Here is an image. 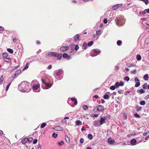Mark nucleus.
<instances>
[{
  "label": "nucleus",
  "instance_id": "0e129e2a",
  "mask_svg": "<svg viewBox=\"0 0 149 149\" xmlns=\"http://www.w3.org/2000/svg\"><path fill=\"white\" fill-rule=\"evenodd\" d=\"M41 80H42V83H43L44 84H45L46 83L44 79L42 78V79Z\"/></svg>",
  "mask_w": 149,
  "mask_h": 149
},
{
  "label": "nucleus",
  "instance_id": "e2e57ef3",
  "mask_svg": "<svg viewBox=\"0 0 149 149\" xmlns=\"http://www.w3.org/2000/svg\"><path fill=\"white\" fill-rule=\"evenodd\" d=\"M74 103L76 105L77 103V100H76L75 99L74 101Z\"/></svg>",
  "mask_w": 149,
  "mask_h": 149
},
{
  "label": "nucleus",
  "instance_id": "a18cd8bd",
  "mask_svg": "<svg viewBox=\"0 0 149 149\" xmlns=\"http://www.w3.org/2000/svg\"><path fill=\"white\" fill-rule=\"evenodd\" d=\"M79 48V47L78 45H76L75 47V50L76 51Z\"/></svg>",
  "mask_w": 149,
  "mask_h": 149
},
{
  "label": "nucleus",
  "instance_id": "c03bdc74",
  "mask_svg": "<svg viewBox=\"0 0 149 149\" xmlns=\"http://www.w3.org/2000/svg\"><path fill=\"white\" fill-rule=\"evenodd\" d=\"M140 84V83L139 82H138L136 83L135 85V87H139Z\"/></svg>",
  "mask_w": 149,
  "mask_h": 149
},
{
  "label": "nucleus",
  "instance_id": "dca6fc26",
  "mask_svg": "<svg viewBox=\"0 0 149 149\" xmlns=\"http://www.w3.org/2000/svg\"><path fill=\"white\" fill-rule=\"evenodd\" d=\"M82 124L80 120H78L75 122V125H76L78 126Z\"/></svg>",
  "mask_w": 149,
  "mask_h": 149
},
{
  "label": "nucleus",
  "instance_id": "7c9ffc66",
  "mask_svg": "<svg viewBox=\"0 0 149 149\" xmlns=\"http://www.w3.org/2000/svg\"><path fill=\"white\" fill-rule=\"evenodd\" d=\"M122 43L121 41L118 40L117 42V44L118 46H120Z\"/></svg>",
  "mask_w": 149,
  "mask_h": 149
},
{
  "label": "nucleus",
  "instance_id": "c85d7f7f",
  "mask_svg": "<svg viewBox=\"0 0 149 149\" xmlns=\"http://www.w3.org/2000/svg\"><path fill=\"white\" fill-rule=\"evenodd\" d=\"M46 123H43L41 124L40 126V127L41 128H44L46 126Z\"/></svg>",
  "mask_w": 149,
  "mask_h": 149
},
{
  "label": "nucleus",
  "instance_id": "5701e85b",
  "mask_svg": "<svg viewBox=\"0 0 149 149\" xmlns=\"http://www.w3.org/2000/svg\"><path fill=\"white\" fill-rule=\"evenodd\" d=\"M137 92L138 93H143L145 92V91L143 89H141L139 90H137Z\"/></svg>",
  "mask_w": 149,
  "mask_h": 149
},
{
  "label": "nucleus",
  "instance_id": "1a4fd4ad",
  "mask_svg": "<svg viewBox=\"0 0 149 149\" xmlns=\"http://www.w3.org/2000/svg\"><path fill=\"white\" fill-rule=\"evenodd\" d=\"M107 141L109 144H113L115 142V141L111 138H109L108 139Z\"/></svg>",
  "mask_w": 149,
  "mask_h": 149
},
{
  "label": "nucleus",
  "instance_id": "a19ab883",
  "mask_svg": "<svg viewBox=\"0 0 149 149\" xmlns=\"http://www.w3.org/2000/svg\"><path fill=\"white\" fill-rule=\"evenodd\" d=\"M45 84L46 86L48 87L49 88H50L52 86V85L49 84L48 83H46Z\"/></svg>",
  "mask_w": 149,
  "mask_h": 149
},
{
  "label": "nucleus",
  "instance_id": "7ed1b4c3",
  "mask_svg": "<svg viewBox=\"0 0 149 149\" xmlns=\"http://www.w3.org/2000/svg\"><path fill=\"white\" fill-rule=\"evenodd\" d=\"M31 91L29 85L26 84V88L25 89H22L21 91L23 92H29Z\"/></svg>",
  "mask_w": 149,
  "mask_h": 149
},
{
  "label": "nucleus",
  "instance_id": "f257e3e1",
  "mask_svg": "<svg viewBox=\"0 0 149 149\" xmlns=\"http://www.w3.org/2000/svg\"><path fill=\"white\" fill-rule=\"evenodd\" d=\"M115 22L116 25L118 26L122 25L124 22L122 17H117L115 20Z\"/></svg>",
  "mask_w": 149,
  "mask_h": 149
},
{
  "label": "nucleus",
  "instance_id": "393cba45",
  "mask_svg": "<svg viewBox=\"0 0 149 149\" xmlns=\"http://www.w3.org/2000/svg\"><path fill=\"white\" fill-rule=\"evenodd\" d=\"M141 55L138 54L136 56V59L138 61H140L141 59Z\"/></svg>",
  "mask_w": 149,
  "mask_h": 149
},
{
  "label": "nucleus",
  "instance_id": "58836bf2",
  "mask_svg": "<svg viewBox=\"0 0 149 149\" xmlns=\"http://www.w3.org/2000/svg\"><path fill=\"white\" fill-rule=\"evenodd\" d=\"M83 46L84 49H86V47L87 46V44L86 43L84 42L83 44Z\"/></svg>",
  "mask_w": 149,
  "mask_h": 149
},
{
  "label": "nucleus",
  "instance_id": "6e6d98bb",
  "mask_svg": "<svg viewBox=\"0 0 149 149\" xmlns=\"http://www.w3.org/2000/svg\"><path fill=\"white\" fill-rule=\"evenodd\" d=\"M18 67V66L17 67H15V68H13L10 71V72L11 73H12L13 71L15 70Z\"/></svg>",
  "mask_w": 149,
  "mask_h": 149
},
{
  "label": "nucleus",
  "instance_id": "680f3d73",
  "mask_svg": "<svg viewBox=\"0 0 149 149\" xmlns=\"http://www.w3.org/2000/svg\"><path fill=\"white\" fill-rule=\"evenodd\" d=\"M18 74L17 73H16L15 74H14V76L13 77V78H15L16 77L17 75Z\"/></svg>",
  "mask_w": 149,
  "mask_h": 149
},
{
  "label": "nucleus",
  "instance_id": "5fc2aeb1",
  "mask_svg": "<svg viewBox=\"0 0 149 149\" xmlns=\"http://www.w3.org/2000/svg\"><path fill=\"white\" fill-rule=\"evenodd\" d=\"M136 71H137L136 70H134L133 71H132L131 72V73L132 74H135L136 73Z\"/></svg>",
  "mask_w": 149,
  "mask_h": 149
},
{
  "label": "nucleus",
  "instance_id": "ddd939ff",
  "mask_svg": "<svg viewBox=\"0 0 149 149\" xmlns=\"http://www.w3.org/2000/svg\"><path fill=\"white\" fill-rule=\"evenodd\" d=\"M126 65L127 67L129 68L134 67L135 66V65L134 63H127L126 64Z\"/></svg>",
  "mask_w": 149,
  "mask_h": 149
},
{
  "label": "nucleus",
  "instance_id": "f704fd0d",
  "mask_svg": "<svg viewBox=\"0 0 149 149\" xmlns=\"http://www.w3.org/2000/svg\"><path fill=\"white\" fill-rule=\"evenodd\" d=\"M140 104L142 105H144L145 104V102L143 100L141 101L140 102Z\"/></svg>",
  "mask_w": 149,
  "mask_h": 149
},
{
  "label": "nucleus",
  "instance_id": "a211bd4d",
  "mask_svg": "<svg viewBox=\"0 0 149 149\" xmlns=\"http://www.w3.org/2000/svg\"><path fill=\"white\" fill-rule=\"evenodd\" d=\"M62 53H61L60 54H58L57 53V54L56 55V57H57V58L59 59H60L62 57Z\"/></svg>",
  "mask_w": 149,
  "mask_h": 149
},
{
  "label": "nucleus",
  "instance_id": "13d9d810",
  "mask_svg": "<svg viewBox=\"0 0 149 149\" xmlns=\"http://www.w3.org/2000/svg\"><path fill=\"white\" fill-rule=\"evenodd\" d=\"M65 139L67 141H68V142H69V139L68 137L66 136H65Z\"/></svg>",
  "mask_w": 149,
  "mask_h": 149
},
{
  "label": "nucleus",
  "instance_id": "4d7b16f0",
  "mask_svg": "<svg viewBox=\"0 0 149 149\" xmlns=\"http://www.w3.org/2000/svg\"><path fill=\"white\" fill-rule=\"evenodd\" d=\"M37 141L38 140L37 139H35L33 142V143L34 144H36L37 142Z\"/></svg>",
  "mask_w": 149,
  "mask_h": 149
},
{
  "label": "nucleus",
  "instance_id": "79ce46f5",
  "mask_svg": "<svg viewBox=\"0 0 149 149\" xmlns=\"http://www.w3.org/2000/svg\"><path fill=\"white\" fill-rule=\"evenodd\" d=\"M11 84V83L10 82V83H9L8 85H7V86H6V91H7L8 89L9 88L10 86V85Z\"/></svg>",
  "mask_w": 149,
  "mask_h": 149
},
{
  "label": "nucleus",
  "instance_id": "9d476101",
  "mask_svg": "<svg viewBox=\"0 0 149 149\" xmlns=\"http://www.w3.org/2000/svg\"><path fill=\"white\" fill-rule=\"evenodd\" d=\"M122 5L121 4H117L116 5L113 6L112 7V9L115 10L117 9L119 7H120Z\"/></svg>",
  "mask_w": 149,
  "mask_h": 149
},
{
  "label": "nucleus",
  "instance_id": "bf43d9fd",
  "mask_svg": "<svg viewBox=\"0 0 149 149\" xmlns=\"http://www.w3.org/2000/svg\"><path fill=\"white\" fill-rule=\"evenodd\" d=\"M98 116L97 114H94L92 115V116L93 117H97Z\"/></svg>",
  "mask_w": 149,
  "mask_h": 149
},
{
  "label": "nucleus",
  "instance_id": "b1692460",
  "mask_svg": "<svg viewBox=\"0 0 149 149\" xmlns=\"http://www.w3.org/2000/svg\"><path fill=\"white\" fill-rule=\"evenodd\" d=\"M88 137L90 140H91L93 138V136L92 134H89L88 135Z\"/></svg>",
  "mask_w": 149,
  "mask_h": 149
},
{
  "label": "nucleus",
  "instance_id": "f8f14e48",
  "mask_svg": "<svg viewBox=\"0 0 149 149\" xmlns=\"http://www.w3.org/2000/svg\"><path fill=\"white\" fill-rule=\"evenodd\" d=\"M63 71L61 69H59L56 73V75L57 76H59L63 74Z\"/></svg>",
  "mask_w": 149,
  "mask_h": 149
},
{
  "label": "nucleus",
  "instance_id": "de8ad7c7",
  "mask_svg": "<svg viewBox=\"0 0 149 149\" xmlns=\"http://www.w3.org/2000/svg\"><path fill=\"white\" fill-rule=\"evenodd\" d=\"M79 142L81 143H83L84 142V139L83 138H80L79 141Z\"/></svg>",
  "mask_w": 149,
  "mask_h": 149
},
{
  "label": "nucleus",
  "instance_id": "4c0bfd02",
  "mask_svg": "<svg viewBox=\"0 0 149 149\" xmlns=\"http://www.w3.org/2000/svg\"><path fill=\"white\" fill-rule=\"evenodd\" d=\"M52 136L54 138H56L58 136V134L54 133L52 134Z\"/></svg>",
  "mask_w": 149,
  "mask_h": 149
},
{
  "label": "nucleus",
  "instance_id": "bb28decb",
  "mask_svg": "<svg viewBox=\"0 0 149 149\" xmlns=\"http://www.w3.org/2000/svg\"><path fill=\"white\" fill-rule=\"evenodd\" d=\"M136 111L137 112L140 111L141 109V107L137 106L136 107Z\"/></svg>",
  "mask_w": 149,
  "mask_h": 149
},
{
  "label": "nucleus",
  "instance_id": "3c124183",
  "mask_svg": "<svg viewBox=\"0 0 149 149\" xmlns=\"http://www.w3.org/2000/svg\"><path fill=\"white\" fill-rule=\"evenodd\" d=\"M134 116L136 118H140V116L137 113H135L134 114Z\"/></svg>",
  "mask_w": 149,
  "mask_h": 149
},
{
  "label": "nucleus",
  "instance_id": "9b49d317",
  "mask_svg": "<svg viewBox=\"0 0 149 149\" xmlns=\"http://www.w3.org/2000/svg\"><path fill=\"white\" fill-rule=\"evenodd\" d=\"M136 142L137 141L136 140L134 139H133L130 141V143L131 145H135Z\"/></svg>",
  "mask_w": 149,
  "mask_h": 149
},
{
  "label": "nucleus",
  "instance_id": "f3484780",
  "mask_svg": "<svg viewBox=\"0 0 149 149\" xmlns=\"http://www.w3.org/2000/svg\"><path fill=\"white\" fill-rule=\"evenodd\" d=\"M3 60L6 62H9L11 61V59L7 57L4 58Z\"/></svg>",
  "mask_w": 149,
  "mask_h": 149
},
{
  "label": "nucleus",
  "instance_id": "4468645a",
  "mask_svg": "<svg viewBox=\"0 0 149 149\" xmlns=\"http://www.w3.org/2000/svg\"><path fill=\"white\" fill-rule=\"evenodd\" d=\"M106 120V117L104 118H102L100 120V122L101 125L104 123V122Z\"/></svg>",
  "mask_w": 149,
  "mask_h": 149
},
{
  "label": "nucleus",
  "instance_id": "a878e982",
  "mask_svg": "<svg viewBox=\"0 0 149 149\" xmlns=\"http://www.w3.org/2000/svg\"><path fill=\"white\" fill-rule=\"evenodd\" d=\"M7 51L10 54H13V50L11 49H7Z\"/></svg>",
  "mask_w": 149,
  "mask_h": 149
},
{
  "label": "nucleus",
  "instance_id": "72a5a7b5",
  "mask_svg": "<svg viewBox=\"0 0 149 149\" xmlns=\"http://www.w3.org/2000/svg\"><path fill=\"white\" fill-rule=\"evenodd\" d=\"M93 41H91L90 42H88V46L90 47L93 44Z\"/></svg>",
  "mask_w": 149,
  "mask_h": 149
},
{
  "label": "nucleus",
  "instance_id": "8fccbe9b",
  "mask_svg": "<svg viewBox=\"0 0 149 149\" xmlns=\"http://www.w3.org/2000/svg\"><path fill=\"white\" fill-rule=\"evenodd\" d=\"M64 142L63 141H61V142H58V144L60 146H61L62 145L64 144Z\"/></svg>",
  "mask_w": 149,
  "mask_h": 149
},
{
  "label": "nucleus",
  "instance_id": "864d4df0",
  "mask_svg": "<svg viewBox=\"0 0 149 149\" xmlns=\"http://www.w3.org/2000/svg\"><path fill=\"white\" fill-rule=\"evenodd\" d=\"M125 80L127 81H128L130 80V78L129 77L127 76L126 77H125V78L124 79Z\"/></svg>",
  "mask_w": 149,
  "mask_h": 149
},
{
  "label": "nucleus",
  "instance_id": "37998d69",
  "mask_svg": "<svg viewBox=\"0 0 149 149\" xmlns=\"http://www.w3.org/2000/svg\"><path fill=\"white\" fill-rule=\"evenodd\" d=\"M3 75H2L0 79V84L2 83L3 81Z\"/></svg>",
  "mask_w": 149,
  "mask_h": 149
},
{
  "label": "nucleus",
  "instance_id": "6e6552de",
  "mask_svg": "<svg viewBox=\"0 0 149 149\" xmlns=\"http://www.w3.org/2000/svg\"><path fill=\"white\" fill-rule=\"evenodd\" d=\"M53 129L56 131H63L62 127L60 126H56L54 127Z\"/></svg>",
  "mask_w": 149,
  "mask_h": 149
},
{
  "label": "nucleus",
  "instance_id": "2eb2a0df",
  "mask_svg": "<svg viewBox=\"0 0 149 149\" xmlns=\"http://www.w3.org/2000/svg\"><path fill=\"white\" fill-rule=\"evenodd\" d=\"M79 34L76 35L74 37V41L79 40Z\"/></svg>",
  "mask_w": 149,
  "mask_h": 149
},
{
  "label": "nucleus",
  "instance_id": "49530a36",
  "mask_svg": "<svg viewBox=\"0 0 149 149\" xmlns=\"http://www.w3.org/2000/svg\"><path fill=\"white\" fill-rule=\"evenodd\" d=\"M83 108L84 110H86L88 109V107L86 105H84L83 106Z\"/></svg>",
  "mask_w": 149,
  "mask_h": 149
},
{
  "label": "nucleus",
  "instance_id": "69168bd1",
  "mask_svg": "<svg viewBox=\"0 0 149 149\" xmlns=\"http://www.w3.org/2000/svg\"><path fill=\"white\" fill-rule=\"evenodd\" d=\"M13 42H16V41H17V39H16V38H14L13 40Z\"/></svg>",
  "mask_w": 149,
  "mask_h": 149
},
{
  "label": "nucleus",
  "instance_id": "774afa93",
  "mask_svg": "<svg viewBox=\"0 0 149 149\" xmlns=\"http://www.w3.org/2000/svg\"><path fill=\"white\" fill-rule=\"evenodd\" d=\"M145 11H146L147 13H149V8L145 9Z\"/></svg>",
  "mask_w": 149,
  "mask_h": 149
},
{
  "label": "nucleus",
  "instance_id": "e433bc0d",
  "mask_svg": "<svg viewBox=\"0 0 149 149\" xmlns=\"http://www.w3.org/2000/svg\"><path fill=\"white\" fill-rule=\"evenodd\" d=\"M146 5H147L148 4V0H141Z\"/></svg>",
  "mask_w": 149,
  "mask_h": 149
},
{
  "label": "nucleus",
  "instance_id": "c9c22d12",
  "mask_svg": "<svg viewBox=\"0 0 149 149\" xmlns=\"http://www.w3.org/2000/svg\"><path fill=\"white\" fill-rule=\"evenodd\" d=\"M28 67H29V65H28V63H26V64L25 67H24V68L23 69V70H25L27 69L28 68Z\"/></svg>",
  "mask_w": 149,
  "mask_h": 149
},
{
  "label": "nucleus",
  "instance_id": "c756f323",
  "mask_svg": "<svg viewBox=\"0 0 149 149\" xmlns=\"http://www.w3.org/2000/svg\"><path fill=\"white\" fill-rule=\"evenodd\" d=\"M116 88L115 87V86H111L110 87V89L112 90H114L115 89V88Z\"/></svg>",
  "mask_w": 149,
  "mask_h": 149
},
{
  "label": "nucleus",
  "instance_id": "aec40b11",
  "mask_svg": "<svg viewBox=\"0 0 149 149\" xmlns=\"http://www.w3.org/2000/svg\"><path fill=\"white\" fill-rule=\"evenodd\" d=\"M33 140V138L31 137L27 138V141H28L29 143H31Z\"/></svg>",
  "mask_w": 149,
  "mask_h": 149
},
{
  "label": "nucleus",
  "instance_id": "338daca9",
  "mask_svg": "<svg viewBox=\"0 0 149 149\" xmlns=\"http://www.w3.org/2000/svg\"><path fill=\"white\" fill-rule=\"evenodd\" d=\"M38 149H42L41 148V145H39Z\"/></svg>",
  "mask_w": 149,
  "mask_h": 149
},
{
  "label": "nucleus",
  "instance_id": "f03ea898",
  "mask_svg": "<svg viewBox=\"0 0 149 149\" xmlns=\"http://www.w3.org/2000/svg\"><path fill=\"white\" fill-rule=\"evenodd\" d=\"M104 110V107L101 105H99L96 107L94 109V110L95 111H97L99 112H101L103 111Z\"/></svg>",
  "mask_w": 149,
  "mask_h": 149
},
{
  "label": "nucleus",
  "instance_id": "473e14b6",
  "mask_svg": "<svg viewBox=\"0 0 149 149\" xmlns=\"http://www.w3.org/2000/svg\"><path fill=\"white\" fill-rule=\"evenodd\" d=\"M146 13V11H145V10L142 12H140L139 13V14L140 15H144L145 14V13Z\"/></svg>",
  "mask_w": 149,
  "mask_h": 149
},
{
  "label": "nucleus",
  "instance_id": "052dcab7",
  "mask_svg": "<svg viewBox=\"0 0 149 149\" xmlns=\"http://www.w3.org/2000/svg\"><path fill=\"white\" fill-rule=\"evenodd\" d=\"M103 22L104 24H106L107 23V20L106 19H104L103 20Z\"/></svg>",
  "mask_w": 149,
  "mask_h": 149
},
{
  "label": "nucleus",
  "instance_id": "20e7f679",
  "mask_svg": "<svg viewBox=\"0 0 149 149\" xmlns=\"http://www.w3.org/2000/svg\"><path fill=\"white\" fill-rule=\"evenodd\" d=\"M115 85L116 88H118L120 86H123L124 85V83L121 81L120 83L118 82H116Z\"/></svg>",
  "mask_w": 149,
  "mask_h": 149
},
{
  "label": "nucleus",
  "instance_id": "423d86ee",
  "mask_svg": "<svg viewBox=\"0 0 149 149\" xmlns=\"http://www.w3.org/2000/svg\"><path fill=\"white\" fill-rule=\"evenodd\" d=\"M40 87V84H34L33 86V91L36 92L35 91L37 90Z\"/></svg>",
  "mask_w": 149,
  "mask_h": 149
},
{
  "label": "nucleus",
  "instance_id": "ea45409f",
  "mask_svg": "<svg viewBox=\"0 0 149 149\" xmlns=\"http://www.w3.org/2000/svg\"><path fill=\"white\" fill-rule=\"evenodd\" d=\"M109 97V95L107 94H105L103 96V98L105 99H108Z\"/></svg>",
  "mask_w": 149,
  "mask_h": 149
},
{
  "label": "nucleus",
  "instance_id": "cd10ccee",
  "mask_svg": "<svg viewBox=\"0 0 149 149\" xmlns=\"http://www.w3.org/2000/svg\"><path fill=\"white\" fill-rule=\"evenodd\" d=\"M148 85L146 83H145L143 86V88L144 89H146L147 88Z\"/></svg>",
  "mask_w": 149,
  "mask_h": 149
},
{
  "label": "nucleus",
  "instance_id": "603ef678",
  "mask_svg": "<svg viewBox=\"0 0 149 149\" xmlns=\"http://www.w3.org/2000/svg\"><path fill=\"white\" fill-rule=\"evenodd\" d=\"M101 32V31L100 30H98L97 31H96V34L97 35H98Z\"/></svg>",
  "mask_w": 149,
  "mask_h": 149
},
{
  "label": "nucleus",
  "instance_id": "6ab92c4d",
  "mask_svg": "<svg viewBox=\"0 0 149 149\" xmlns=\"http://www.w3.org/2000/svg\"><path fill=\"white\" fill-rule=\"evenodd\" d=\"M22 142L23 144H25L27 142V138H24L22 140Z\"/></svg>",
  "mask_w": 149,
  "mask_h": 149
},
{
  "label": "nucleus",
  "instance_id": "0eeeda50",
  "mask_svg": "<svg viewBox=\"0 0 149 149\" xmlns=\"http://www.w3.org/2000/svg\"><path fill=\"white\" fill-rule=\"evenodd\" d=\"M68 46H66L65 47L63 46L60 48V50L61 52H64L68 50Z\"/></svg>",
  "mask_w": 149,
  "mask_h": 149
},
{
  "label": "nucleus",
  "instance_id": "4be33fe9",
  "mask_svg": "<svg viewBox=\"0 0 149 149\" xmlns=\"http://www.w3.org/2000/svg\"><path fill=\"white\" fill-rule=\"evenodd\" d=\"M8 56V54L7 53H3L2 54L3 57L4 58H6Z\"/></svg>",
  "mask_w": 149,
  "mask_h": 149
},
{
  "label": "nucleus",
  "instance_id": "412c9836",
  "mask_svg": "<svg viewBox=\"0 0 149 149\" xmlns=\"http://www.w3.org/2000/svg\"><path fill=\"white\" fill-rule=\"evenodd\" d=\"M148 75L147 74H146L143 77V79L145 80H147L148 79Z\"/></svg>",
  "mask_w": 149,
  "mask_h": 149
},
{
  "label": "nucleus",
  "instance_id": "39448f33",
  "mask_svg": "<svg viewBox=\"0 0 149 149\" xmlns=\"http://www.w3.org/2000/svg\"><path fill=\"white\" fill-rule=\"evenodd\" d=\"M57 54V53L51 52H49L47 53V56L49 57L54 56L56 57Z\"/></svg>",
  "mask_w": 149,
  "mask_h": 149
},
{
  "label": "nucleus",
  "instance_id": "09e8293b",
  "mask_svg": "<svg viewBox=\"0 0 149 149\" xmlns=\"http://www.w3.org/2000/svg\"><path fill=\"white\" fill-rule=\"evenodd\" d=\"M68 55L66 53H64L63 55V58H66L68 57Z\"/></svg>",
  "mask_w": 149,
  "mask_h": 149
},
{
  "label": "nucleus",
  "instance_id": "2f4dec72",
  "mask_svg": "<svg viewBox=\"0 0 149 149\" xmlns=\"http://www.w3.org/2000/svg\"><path fill=\"white\" fill-rule=\"evenodd\" d=\"M93 52L95 53L96 54H98L100 53V51H97V50L95 49H93Z\"/></svg>",
  "mask_w": 149,
  "mask_h": 149
}]
</instances>
